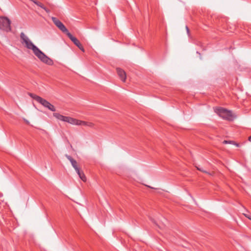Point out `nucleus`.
Returning <instances> with one entry per match:
<instances>
[{"label":"nucleus","mask_w":251,"mask_h":251,"mask_svg":"<svg viewBox=\"0 0 251 251\" xmlns=\"http://www.w3.org/2000/svg\"><path fill=\"white\" fill-rule=\"evenodd\" d=\"M116 70L118 75L121 80L125 82L126 78V75L125 71L120 68H117Z\"/></svg>","instance_id":"0eeeda50"},{"label":"nucleus","mask_w":251,"mask_h":251,"mask_svg":"<svg viewBox=\"0 0 251 251\" xmlns=\"http://www.w3.org/2000/svg\"><path fill=\"white\" fill-rule=\"evenodd\" d=\"M53 116L58 120L76 126H83L90 127H94V124L92 122L79 120L68 116H65L58 113H53Z\"/></svg>","instance_id":"f03ea898"},{"label":"nucleus","mask_w":251,"mask_h":251,"mask_svg":"<svg viewBox=\"0 0 251 251\" xmlns=\"http://www.w3.org/2000/svg\"><path fill=\"white\" fill-rule=\"evenodd\" d=\"M66 157L71 162L72 166L75 169V171H78V169H79V168L77 166L76 161L71 156L67 154L66 155Z\"/></svg>","instance_id":"6e6552de"},{"label":"nucleus","mask_w":251,"mask_h":251,"mask_svg":"<svg viewBox=\"0 0 251 251\" xmlns=\"http://www.w3.org/2000/svg\"><path fill=\"white\" fill-rule=\"evenodd\" d=\"M250 220H251V218H250Z\"/></svg>","instance_id":"2eb2a0df"},{"label":"nucleus","mask_w":251,"mask_h":251,"mask_svg":"<svg viewBox=\"0 0 251 251\" xmlns=\"http://www.w3.org/2000/svg\"><path fill=\"white\" fill-rule=\"evenodd\" d=\"M20 38L22 44L25 45V47L33 51L34 54L43 62L50 65L53 64L52 60L47 56L43 52H42L38 48H37L30 41L28 37L24 33H20Z\"/></svg>","instance_id":"f257e3e1"},{"label":"nucleus","mask_w":251,"mask_h":251,"mask_svg":"<svg viewBox=\"0 0 251 251\" xmlns=\"http://www.w3.org/2000/svg\"><path fill=\"white\" fill-rule=\"evenodd\" d=\"M224 144H233L234 145H236L237 147L239 146V145L238 144L235 143L234 141H227V140H224L223 141Z\"/></svg>","instance_id":"9d476101"},{"label":"nucleus","mask_w":251,"mask_h":251,"mask_svg":"<svg viewBox=\"0 0 251 251\" xmlns=\"http://www.w3.org/2000/svg\"><path fill=\"white\" fill-rule=\"evenodd\" d=\"M215 112L221 118L228 121H233L235 116L230 110L222 108L217 107L215 109Z\"/></svg>","instance_id":"20e7f679"},{"label":"nucleus","mask_w":251,"mask_h":251,"mask_svg":"<svg viewBox=\"0 0 251 251\" xmlns=\"http://www.w3.org/2000/svg\"><path fill=\"white\" fill-rule=\"evenodd\" d=\"M52 21L55 25L63 33H65L69 39L83 52L85 51L84 49L79 40L74 37L68 31L63 24L55 17H52Z\"/></svg>","instance_id":"7ed1b4c3"},{"label":"nucleus","mask_w":251,"mask_h":251,"mask_svg":"<svg viewBox=\"0 0 251 251\" xmlns=\"http://www.w3.org/2000/svg\"><path fill=\"white\" fill-rule=\"evenodd\" d=\"M77 174H78V175L79 176L80 178L84 182H85L86 181V177L84 174V173L80 171V169H78V171H76Z\"/></svg>","instance_id":"1a4fd4ad"},{"label":"nucleus","mask_w":251,"mask_h":251,"mask_svg":"<svg viewBox=\"0 0 251 251\" xmlns=\"http://www.w3.org/2000/svg\"><path fill=\"white\" fill-rule=\"evenodd\" d=\"M249 141H250L251 142V136H250L249 137Z\"/></svg>","instance_id":"4468645a"},{"label":"nucleus","mask_w":251,"mask_h":251,"mask_svg":"<svg viewBox=\"0 0 251 251\" xmlns=\"http://www.w3.org/2000/svg\"><path fill=\"white\" fill-rule=\"evenodd\" d=\"M11 24L10 20L7 17L0 16V29L7 32L11 31Z\"/></svg>","instance_id":"423d86ee"},{"label":"nucleus","mask_w":251,"mask_h":251,"mask_svg":"<svg viewBox=\"0 0 251 251\" xmlns=\"http://www.w3.org/2000/svg\"><path fill=\"white\" fill-rule=\"evenodd\" d=\"M197 168L198 170L200 171H201L202 172H204V173H207V172L206 171H205L204 170H203L201 168H199L198 167H197Z\"/></svg>","instance_id":"9b49d317"},{"label":"nucleus","mask_w":251,"mask_h":251,"mask_svg":"<svg viewBox=\"0 0 251 251\" xmlns=\"http://www.w3.org/2000/svg\"><path fill=\"white\" fill-rule=\"evenodd\" d=\"M186 30L188 33H189V29L188 28V27L187 26H186Z\"/></svg>","instance_id":"ddd939ff"},{"label":"nucleus","mask_w":251,"mask_h":251,"mask_svg":"<svg viewBox=\"0 0 251 251\" xmlns=\"http://www.w3.org/2000/svg\"><path fill=\"white\" fill-rule=\"evenodd\" d=\"M244 216H245L246 218H248L249 219H250V218H251V216H250L249 214H244Z\"/></svg>","instance_id":"f8f14e48"},{"label":"nucleus","mask_w":251,"mask_h":251,"mask_svg":"<svg viewBox=\"0 0 251 251\" xmlns=\"http://www.w3.org/2000/svg\"><path fill=\"white\" fill-rule=\"evenodd\" d=\"M30 96L42 105L44 107L48 108L50 110L54 112L56 111L55 107L46 100L41 98L40 96L35 94H31Z\"/></svg>","instance_id":"39448f33"}]
</instances>
